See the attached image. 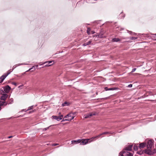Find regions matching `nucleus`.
Segmentation results:
<instances>
[{"instance_id":"nucleus-15","label":"nucleus","mask_w":156,"mask_h":156,"mask_svg":"<svg viewBox=\"0 0 156 156\" xmlns=\"http://www.w3.org/2000/svg\"><path fill=\"white\" fill-rule=\"evenodd\" d=\"M145 144L144 143H142L140 144L139 147L140 148H143L145 146Z\"/></svg>"},{"instance_id":"nucleus-10","label":"nucleus","mask_w":156,"mask_h":156,"mask_svg":"<svg viewBox=\"0 0 156 156\" xmlns=\"http://www.w3.org/2000/svg\"><path fill=\"white\" fill-rule=\"evenodd\" d=\"M8 97V95L6 94H3L2 96L1 97V99L2 100L5 101L7 98Z\"/></svg>"},{"instance_id":"nucleus-39","label":"nucleus","mask_w":156,"mask_h":156,"mask_svg":"<svg viewBox=\"0 0 156 156\" xmlns=\"http://www.w3.org/2000/svg\"><path fill=\"white\" fill-rule=\"evenodd\" d=\"M34 110L33 111H32V112H29V113H31L32 112H34Z\"/></svg>"},{"instance_id":"nucleus-1","label":"nucleus","mask_w":156,"mask_h":156,"mask_svg":"<svg viewBox=\"0 0 156 156\" xmlns=\"http://www.w3.org/2000/svg\"><path fill=\"white\" fill-rule=\"evenodd\" d=\"M153 144V142L151 140H149L148 141L147 149L144 151L145 153L149 155L156 153V150L154 149Z\"/></svg>"},{"instance_id":"nucleus-30","label":"nucleus","mask_w":156,"mask_h":156,"mask_svg":"<svg viewBox=\"0 0 156 156\" xmlns=\"http://www.w3.org/2000/svg\"><path fill=\"white\" fill-rule=\"evenodd\" d=\"M136 69V68L133 69L131 71V73H133L134 72Z\"/></svg>"},{"instance_id":"nucleus-41","label":"nucleus","mask_w":156,"mask_h":156,"mask_svg":"<svg viewBox=\"0 0 156 156\" xmlns=\"http://www.w3.org/2000/svg\"><path fill=\"white\" fill-rule=\"evenodd\" d=\"M12 137V136H9V138H11Z\"/></svg>"},{"instance_id":"nucleus-4","label":"nucleus","mask_w":156,"mask_h":156,"mask_svg":"<svg viewBox=\"0 0 156 156\" xmlns=\"http://www.w3.org/2000/svg\"><path fill=\"white\" fill-rule=\"evenodd\" d=\"M121 156H133L132 153L128 151H123L120 153Z\"/></svg>"},{"instance_id":"nucleus-14","label":"nucleus","mask_w":156,"mask_h":156,"mask_svg":"<svg viewBox=\"0 0 156 156\" xmlns=\"http://www.w3.org/2000/svg\"><path fill=\"white\" fill-rule=\"evenodd\" d=\"M103 135V133H102L100 134H99V135H98V136H97L95 137H94L91 138H90V139H91L92 140L94 141L95 140V138H98L99 137H100L101 136V135Z\"/></svg>"},{"instance_id":"nucleus-20","label":"nucleus","mask_w":156,"mask_h":156,"mask_svg":"<svg viewBox=\"0 0 156 156\" xmlns=\"http://www.w3.org/2000/svg\"><path fill=\"white\" fill-rule=\"evenodd\" d=\"M38 65H36L35 66H33L32 67V68L29 69L27 71V72L29 70H31V69H35L38 67Z\"/></svg>"},{"instance_id":"nucleus-5","label":"nucleus","mask_w":156,"mask_h":156,"mask_svg":"<svg viewBox=\"0 0 156 156\" xmlns=\"http://www.w3.org/2000/svg\"><path fill=\"white\" fill-rule=\"evenodd\" d=\"M96 113H91L89 114H85L84 115L83 117L85 119H87L88 118H90L91 116L93 115H96Z\"/></svg>"},{"instance_id":"nucleus-18","label":"nucleus","mask_w":156,"mask_h":156,"mask_svg":"<svg viewBox=\"0 0 156 156\" xmlns=\"http://www.w3.org/2000/svg\"><path fill=\"white\" fill-rule=\"evenodd\" d=\"M91 42H92V41H90L88 42H87L86 43H84L83 44V46H85L87 45H89L91 43Z\"/></svg>"},{"instance_id":"nucleus-33","label":"nucleus","mask_w":156,"mask_h":156,"mask_svg":"<svg viewBox=\"0 0 156 156\" xmlns=\"http://www.w3.org/2000/svg\"><path fill=\"white\" fill-rule=\"evenodd\" d=\"M132 87V84H130L128 85V87Z\"/></svg>"},{"instance_id":"nucleus-16","label":"nucleus","mask_w":156,"mask_h":156,"mask_svg":"<svg viewBox=\"0 0 156 156\" xmlns=\"http://www.w3.org/2000/svg\"><path fill=\"white\" fill-rule=\"evenodd\" d=\"M5 104V105H7V103L5 101H0V107H1V106L4 105Z\"/></svg>"},{"instance_id":"nucleus-22","label":"nucleus","mask_w":156,"mask_h":156,"mask_svg":"<svg viewBox=\"0 0 156 156\" xmlns=\"http://www.w3.org/2000/svg\"><path fill=\"white\" fill-rule=\"evenodd\" d=\"M13 99L12 98H11L9 99V104H11L13 102Z\"/></svg>"},{"instance_id":"nucleus-29","label":"nucleus","mask_w":156,"mask_h":156,"mask_svg":"<svg viewBox=\"0 0 156 156\" xmlns=\"http://www.w3.org/2000/svg\"><path fill=\"white\" fill-rule=\"evenodd\" d=\"M102 133H103V134H106L110 133H109L108 132H104Z\"/></svg>"},{"instance_id":"nucleus-3","label":"nucleus","mask_w":156,"mask_h":156,"mask_svg":"<svg viewBox=\"0 0 156 156\" xmlns=\"http://www.w3.org/2000/svg\"><path fill=\"white\" fill-rule=\"evenodd\" d=\"M93 141V140H92L90 139H83L82 142L81 141L80 143V144L81 145H85L87 144L88 142H91Z\"/></svg>"},{"instance_id":"nucleus-21","label":"nucleus","mask_w":156,"mask_h":156,"mask_svg":"<svg viewBox=\"0 0 156 156\" xmlns=\"http://www.w3.org/2000/svg\"><path fill=\"white\" fill-rule=\"evenodd\" d=\"M133 149L135 151H137L138 150L137 145H134L133 146Z\"/></svg>"},{"instance_id":"nucleus-27","label":"nucleus","mask_w":156,"mask_h":156,"mask_svg":"<svg viewBox=\"0 0 156 156\" xmlns=\"http://www.w3.org/2000/svg\"><path fill=\"white\" fill-rule=\"evenodd\" d=\"M68 121V119L67 118H65V117H64L63 120L62 121V122L65 121Z\"/></svg>"},{"instance_id":"nucleus-43","label":"nucleus","mask_w":156,"mask_h":156,"mask_svg":"<svg viewBox=\"0 0 156 156\" xmlns=\"http://www.w3.org/2000/svg\"><path fill=\"white\" fill-rule=\"evenodd\" d=\"M23 64H21V65H23ZM25 64V65H27V64Z\"/></svg>"},{"instance_id":"nucleus-37","label":"nucleus","mask_w":156,"mask_h":156,"mask_svg":"<svg viewBox=\"0 0 156 156\" xmlns=\"http://www.w3.org/2000/svg\"><path fill=\"white\" fill-rule=\"evenodd\" d=\"M91 33L92 34H94L95 33V32L94 31H91Z\"/></svg>"},{"instance_id":"nucleus-8","label":"nucleus","mask_w":156,"mask_h":156,"mask_svg":"<svg viewBox=\"0 0 156 156\" xmlns=\"http://www.w3.org/2000/svg\"><path fill=\"white\" fill-rule=\"evenodd\" d=\"M133 146V145L132 144L129 145L125 147V151H131L132 149Z\"/></svg>"},{"instance_id":"nucleus-46","label":"nucleus","mask_w":156,"mask_h":156,"mask_svg":"<svg viewBox=\"0 0 156 156\" xmlns=\"http://www.w3.org/2000/svg\"><path fill=\"white\" fill-rule=\"evenodd\" d=\"M155 40H156V39H155Z\"/></svg>"},{"instance_id":"nucleus-24","label":"nucleus","mask_w":156,"mask_h":156,"mask_svg":"<svg viewBox=\"0 0 156 156\" xmlns=\"http://www.w3.org/2000/svg\"><path fill=\"white\" fill-rule=\"evenodd\" d=\"M90 28H87V33L88 34H90Z\"/></svg>"},{"instance_id":"nucleus-13","label":"nucleus","mask_w":156,"mask_h":156,"mask_svg":"<svg viewBox=\"0 0 156 156\" xmlns=\"http://www.w3.org/2000/svg\"><path fill=\"white\" fill-rule=\"evenodd\" d=\"M95 37V38H97V39H95V38L94 39V40L95 41H96L97 40H98V37H100V38H103V37H102V35H94L93 36V37Z\"/></svg>"},{"instance_id":"nucleus-11","label":"nucleus","mask_w":156,"mask_h":156,"mask_svg":"<svg viewBox=\"0 0 156 156\" xmlns=\"http://www.w3.org/2000/svg\"><path fill=\"white\" fill-rule=\"evenodd\" d=\"M47 62H48V64H46L45 65V66H50L52 65H53L54 63V62L53 61H49L48 62H45L44 64L46 63Z\"/></svg>"},{"instance_id":"nucleus-25","label":"nucleus","mask_w":156,"mask_h":156,"mask_svg":"<svg viewBox=\"0 0 156 156\" xmlns=\"http://www.w3.org/2000/svg\"><path fill=\"white\" fill-rule=\"evenodd\" d=\"M50 126H50L49 127H46V128H44V129H42L43 131H45L46 130H47L48 129H49V127H50Z\"/></svg>"},{"instance_id":"nucleus-36","label":"nucleus","mask_w":156,"mask_h":156,"mask_svg":"<svg viewBox=\"0 0 156 156\" xmlns=\"http://www.w3.org/2000/svg\"><path fill=\"white\" fill-rule=\"evenodd\" d=\"M142 152H137V154H142Z\"/></svg>"},{"instance_id":"nucleus-32","label":"nucleus","mask_w":156,"mask_h":156,"mask_svg":"<svg viewBox=\"0 0 156 156\" xmlns=\"http://www.w3.org/2000/svg\"><path fill=\"white\" fill-rule=\"evenodd\" d=\"M115 89L113 88H109L108 89V90H114Z\"/></svg>"},{"instance_id":"nucleus-31","label":"nucleus","mask_w":156,"mask_h":156,"mask_svg":"<svg viewBox=\"0 0 156 156\" xmlns=\"http://www.w3.org/2000/svg\"><path fill=\"white\" fill-rule=\"evenodd\" d=\"M11 83L13 84V85H15V86H16V83L15 82H12Z\"/></svg>"},{"instance_id":"nucleus-12","label":"nucleus","mask_w":156,"mask_h":156,"mask_svg":"<svg viewBox=\"0 0 156 156\" xmlns=\"http://www.w3.org/2000/svg\"><path fill=\"white\" fill-rule=\"evenodd\" d=\"M81 141V140L80 139L77 140H73L71 141V143L72 144H77L80 143Z\"/></svg>"},{"instance_id":"nucleus-6","label":"nucleus","mask_w":156,"mask_h":156,"mask_svg":"<svg viewBox=\"0 0 156 156\" xmlns=\"http://www.w3.org/2000/svg\"><path fill=\"white\" fill-rule=\"evenodd\" d=\"M63 116L62 115H60L59 116H57L53 115L52 116L53 119L57 120V121H59L62 119Z\"/></svg>"},{"instance_id":"nucleus-42","label":"nucleus","mask_w":156,"mask_h":156,"mask_svg":"<svg viewBox=\"0 0 156 156\" xmlns=\"http://www.w3.org/2000/svg\"><path fill=\"white\" fill-rule=\"evenodd\" d=\"M23 85H21V86H19V87H21V86H22Z\"/></svg>"},{"instance_id":"nucleus-28","label":"nucleus","mask_w":156,"mask_h":156,"mask_svg":"<svg viewBox=\"0 0 156 156\" xmlns=\"http://www.w3.org/2000/svg\"><path fill=\"white\" fill-rule=\"evenodd\" d=\"M4 93V91L2 89H0V93L1 94H3L2 93Z\"/></svg>"},{"instance_id":"nucleus-9","label":"nucleus","mask_w":156,"mask_h":156,"mask_svg":"<svg viewBox=\"0 0 156 156\" xmlns=\"http://www.w3.org/2000/svg\"><path fill=\"white\" fill-rule=\"evenodd\" d=\"M4 89L6 93H8L11 89V87L9 85H7L4 87Z\"/></svg>"},{"instance_id":"nucleus-45","label":"nucleus","mask_w":156,"mask_h":156,"mask_svg":"<svg viewBox=\"0 0 156 156\" xmlns=\"http://www.w3.org/2000/svg\"><path fill=\"white\" fill-rule=\"evenodd\" d=\"M155 35H156V34H155Z\"/></svg>"},{"instance_id":"nucleus-44","label":"nucleus","mask_w":156,"mask_h":156,"mask_svg":"<svg viewBox=\"0 0 156 156\" xmlns=\"http://www.w3.org/2000/svg\"><path fill=\"white\" fill-rule=\"evenodd\" d=\"M1 107H0V110H1Z\"/></svg>"},{"instance_id":"nucleus-7","label":"nucleus","mask_w":156,"mask_h":156,"mask_svg":"<svg viewBox=\"0 0 156 156\" xmlns=\"http://www.w3.org/2000/svg\"><path fill=\"white\" fill-rule=\"evenodd\" d=\"M10 73H11V72H10L9 71H8L7 72V74H5L4 75H3L2 76L0 77L1 78L0 79H2V81H3L5 79V78L6 77V76L8 75H9Z\"/></svg>"},{"instance_id":"nucleus-2","label":"nucleus","mask_w":156,"mask_h":156,"mask_svg":"<svg viewBox=\"0 0 156 156\" xmlns=\"http://www.w3.org/2000/svg\"><path fill=\"white\" fill-rule=\"evenodd\" d=\"M77 112H71L65 116V118L68 119V121H71L76 115Z\"/></svg>"},{"instance_id":"nucleus-35","label":"nucleus","mask_w":156,"mask_h":156,"mask_svg":"<svg viewBox=\"0 0 156 156\" xmlns=\"http://www.w3.org/2000/svg\"><path fill=\"white\" fill-rule=\"evenodd\" d=\"M58 144H52V146H55L57 145H58Z\"/></svg>"},{"instance_id":"nucleus-34","label":"nucleus","mask_w":156,"mask_h":156,"mask_svg":"<svg viewBox=\"0 0 156 156\" xmlns=\"http://www.w3.org/2000/svg\"><path fill=\"white\" fill-rule=\"evenodd\" d=\"M105 90L107 91L108 90V88L107 87H105Z\"/></svg>"},{"instance_id":"nucleus-23","label":"nucleus","mask_w":156,"mask_h":156,"mask_svg":"<svg viewBox=\"0 0 156 156\" xmlns=\"http://www.w3.org/2000/svg\"><path fill=\"white\" fill-rule=\"evenodd\" d=\"M33 106H34L32 105V106H31L29 107L28 109L27 110H26L25 111V112H27V111H28L29 110H30L31 109H32L33 108Z\"/></svg>"},{"instance_id":"nucleus-17","label":"nucleus","mask_w":156,"mask_h":156,"mask_svg":"<svg viewBox=\"0 0 156 156\" xmlns=\"http://www.w3.org/2000/svg\"><path fill=\"white\" fill-rule=\"evenodd\" d=\"M69 105V103L67 102H65L64 103L62 104V106H68Z\"/></svg>"},{"instance_id":"nucleus-19","label":"nucleus","mask_w":156,"mask_h":156,"mask_svg":"<svg viewBox=\"0 0 156 156\" xmlns=\"http://www.w3.org/2000/svg\"><path fill=\"white\" fill-rule=\"evenodd\" d=\"M120 41L119 38H114L112 39V41L113 42H118Z\"/></svg>"},{"instance_id":"nucleus-26","label":"nucleus","mask_w":156,"mask_h":156,"mask_svg":"<svg viewBox=\"0 0 156 156\" xmlns=\"http://www.w3.org/2000/svg\"><path fill=\"white\" fill-rule=\"evenodd\" d=\"M137 38V37H130V40H135V39H136Z\"/></svg>"},{"instance_id":"nucleus-40","label":"nucleus","mask_w":156,"mask_h":156,"mask_svg":"<svg viewBox=\"0 0 156 156\" xmlns=\"http://www.w3.org/2000/svg\"><path fill=\"white\" fill-rule=\"evenodd\" d=\"M25 111H26V110H24V109H23V110H22V111H22V112H23V111H24L25 112Z\"/></svg>"},{"instance_id":"nucleus-38","label":"nucleus","mask_w":156,"mask_h":156,"mask_svg":"<svg viewBox=\"0 0 156 156\" xmlns=\"http://www.w3.org/2000/svg\"><path fill=\"white\" fill-rule=\"evenodd\" d=\"M0 79H1V78H0ZM2 79H0V83H1L3 81H2Z\"/></svg>"}]
</instances>
